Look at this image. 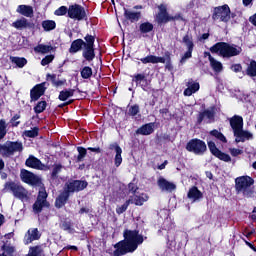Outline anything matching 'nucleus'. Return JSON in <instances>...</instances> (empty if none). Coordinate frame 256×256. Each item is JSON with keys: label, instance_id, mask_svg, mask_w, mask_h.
<instances>
[{"label": "nucleus", "instance_id": "obj_23", "mask_svg": "<svg viewBox=\"0 0 256 256\" xmlns=\"http://www.w3.org/2000/svg\"><path fill=\"white\" fill-rule=\"evenodd\" d=\"M143 65H147V63L157 64V63H167V60L164 57H159L155 55H148L144 58L140 59Z\"/></svg>", "mask_w": 256, "mask_h": 256}, {"label": "nucleus", "instance_id": "obj_49", "mask_svg": "<svg viewBox=\"0 0 256 256\" xmlns=\"http://www.w3.org/2000/svg\"><path fill=\"white\" fill-rule=\"evenodd\" d=\"M25 137H37L39 135V128L35 127L32 130L24 131Z\"/></svg>", "mask_w": 256, "mask_h": 256}, {"label": "nucleus", "instance_id": "obj_25", "mask_svg": "<svg viewBox=\"0 0 256 256\" xmlns=\"http://www.w3.org/2000/svg\"><path fill=\"white\" fill-rule=\"evenodd\" d=\"M199 83L195 82L193 80H189L188 84H187V89L184 90V95L186 97H191V95L193 93H197V91H199Z\"/></svg>", "mask_w": 256, "mask_h": 256}, {"label": "nucleus", "instance_id": "obj_34", "mask_svg": "<svg viewBox=\"0 0 256 256\" xmlns=\"http://www.w3.org/2000/svg\"><path fill=\"white\" fill-rule=\"evenodd\" d=\"M74 94H75V90L73 89L64 90L60 92L59 99L60 101H67L69 97H73Z\"/></svg>", "mask_w": 256, "mask_h": 256}, {"label": "nucleus", "instance_id": "obj_19", "mask_svg": "<svg viewBox=\"0 0 256 256\" xmlns=\"http://www.w3.org/2000/svg\"><path fill=\"white\" fill-rule=\"evenodd\" d=\"M157 183H158V187L161 189V191H168V193H171L172 191H175V189H177V186L175 184L167 181L163 177H160L158 179Z\"/></svg>", "mask_w": 256, "mask_h": 256}, {"label": "nucleus", "instance_id": "obj_28", "mask_svg": "<svg viewBox=\"0 0 256 256\" xmlns=\"http://www.w3.org/2000/svg\"><path fill=\"white\" fill-rule=\"evenodd\" d=\"M203 198V193H201V191H199V189L197 187H192L190 188V190L188 191V199H191L194 203L195 201H199V199Z\"/></svg>", "mask_w": 256, "mask_h": 256}, {"label": "nucleus", "instance_id": "obj_30", "mask_svg": "<svg viewBox=\"0 0 256 256\" xmlns=\"http://www.w3.org/2000/svg\"><path fill=\"white\" fill-rule=\"evenodd\" d=\"M67 199H69V192H66L65 190L57 197L55 206L58 209H61L66 203Z\"/></svg>", "mask_w": 256, "mask_h": 256}, {"label": "nucleus", "instance_id": "obj_33", "mask_svg": "<svg viewBox=\"0 0 256 256\" xmlns=\"http://www.w3.org/2000/svg\"><path fill=\"white\" fill-rule=\"evenodd\" d=\"M10 61L14 63V65H17L20 69H23V67L27 65V59L25 58L11 56Z\"/></svg>", "mask_w": 256, "mask_h": 256}, {"label": "nucleus", "instance_id": "obj_24", "mask_svg": "<svg viewBox=\"0 0 256 256\" xmlns=\"http://www.w3.org/2000/svg\"><path fill=\"white\" fill-rule=\"evenodd\" d=\"M12 27L15 29H31L33 27V23L28 22L27 18H21L12 23Z\"/></svg>", "mask_w": 256, "mask_h": 256}, {"label": "nucleus", "instance_id": "obj_4", "mask_svg": "<svg viewBox=\"0 0 256 256\" xmlns=\"http://www.w3.org/2000/svg\"><path fill=\"white\" fill-rule=\"evenodd\" d=\"M2 193H12L13 197L20 199V201H29V191L23 185L13 181L4 184Z\"/></svg>", "mask_w": 256, "mask_h": 256}, {"label": "nucleus", "instance_id": "obj_53", "mask_svg": "<svg viewBox=\"0 0 256 256\" xmlns=\"http://www.w3.org/2000/svg\"><path fill=\"white\" fill-rule=\"evenodd\" d=\"M54 59H55V56L48 55L42 59L41 65H43V67H45V65H49V63H51Z\"/></svg>", "mask_w": 256, "mask_h": 256}, {"label": "nucleus", "instance_id": "obj_20", "mask_svg": "<svg viewBox=\"0 0 256 256\" xmlns=\"http://www.w3.org/2000/svg\"><path fill=\"white\" fill-rule=\"evenodd\" d=\"M41 238V233L37 228L29 229L25 235V243L29 245V243H33V241H37Z\"/></svg>", "mask_w": 256, "mask_h": 256}, {"label": "nucleus", "instance_id": "obj_61", "mask_svg": "<svg viewBox=\"0 0 256 256\" xmlns=\"http://www.w3.org/2000/svg\"><path fill=\"white\" fill-rule=\"evenodd\" d=\"M205 119H213V113L210 110H206L202 112Z\"/></svg>", "mask_w": 256, "mask_h": 256}, {"label": "nucleus", "instance_id": "obj_36", "mask_svg": "<svg viewBox=\"0 0 256 256\" xmlns=\"http://www.w3.org/2000/svg\"><path fill=\"white\" fill-rule=\"evenodd\" d=\"M132 202L130 203H135L136 205H143L145 201L149 200V196L147 194H141L140 196H135L134 199H130Z\"/></svg>", "mask_w": 256, "mask_h": 256}, {"label": "nucleus", "instance_id": "obj_60", "mask_svg": "<svg viewBox=\"0 0 256 256\" xmlns=\"http://www.w3.org/2000/svg\"><path fill=\"white\" fill-rule=\"evenodd\" d=\"M128 190L130 193H135L137 191V185L135 183H129Z\"/></svg>", "mask_w": 256, "mask_h": 256}, {"label": "nucleus", "instance_id": "obj_63", "mask_svg": "<svg viewBox=\"0 0 256 256\" xmlns=\"http://www.w3.org/2000/svg\"><path fill=\"white\" fill-rule=\"evenodd\" d=\"M160 113L162 115V117H167V114L169 113V110L167 108H163L160 110Z\"/></svg>", "mask_w": 256, "mask_h": 256}, {"label": "nucleus", "instance_id": "obj_37", "mask_svg": "<svg viewBox=\"0 0 256 256\" xmlns=\"http://www.w3.org/2000/svg\"><path fill=\"white\" fill-rule=\"evenodd\" d=\"M246 75L249 77H256V62L252 60L246 69Z\"/></svg>", "mask_w": 256, "mask_h": 256}, {"label": "nucleus", "instance_id": "obj_8", "mask_svg": "<svg viewBox=\"0 0 256 256\" xmlns=\"http://www.w3.org/2000/svg\"><path fill=\"white\" fill-rule=\"evenodd\" d=\"M187 151L194 155H203L207 151V144L200 139H192L186 145Z\"/></svg>", "mask_w": 256, "mask_h": 256}, {"label": "nucleus", "instance_id": "obj_26", "mask_svg": "<svg viewBox=\"0 0 256 256\" xmlns=\"http://www.w3.org/2000/svg\"><path fill=\"white\" fill-rule=\"evenodd\" d=\"M85 41L83 39H76L71 43V46L69 48V53L75 54L79 53L83 47H85Z\"/></svg>", "mask_w": 256, "mask_h": 256}, {"label": "nucleus", "instance_id": "obj_50", "mask_svg": "<svg viewBox=\"0 0 256 256\" xmlns=\"http://www.w3.org/2000/svg\"><path fill=\"white\" fill-rule=\"evenodd\" d=\"M191 57H193V49H188L182 56L180 63H185V61H187V59H191Z\"/></svg>", "mask_w": 256, "mask_h": 256}, {"label": "nucleus", "instance_id": "obj_46", "mask_svg": "<svg viewBox=\"0 0 256 256\" xmlns=\"http://www.w3.org/2000/svg\"><path fill=\"white\" fill-rule=\"evenodd\" d=\"M140 31L141 33H151V30L153 29V25L151 22H144L140 25Z\"/></svg>", "mask_w": 256, "mask_h": 256}, {"label": "nucleus", "instance_id": "obj_16", "mask_svg": "<svg viewBox=\"0 0 256 256\" xmlns=\"http://www.w3.org/2000/svg\"><path fill=\"white\" fill-rule=\"evenodd\" d=\"M45 82L37 84L31 91V101H38L45 94Z\"/></svg>", "mask_w": 256, "mask_h": 256}, {"label": "nucleus", "instance_id": "obj_56", "mask_svg": "<svg viewBox=\"0 0 256 256\" xmlns=\"http://www.w3.org/2000/svg\"><path fill=\"white\" fill-rule=\"evenodd\" d=\"M229 151L232 157H237V155H241L243 153V150L237 148H230Z\"/></svg>", "mask_w": 256, "mask_h": 256}, {"label": "nucleus", "instance_id": "obj_55", "mask_svg": "<svg viewBox=\"0 0 256 256\" xmlns=\"http://www.w3.org/2000/svg\"><path fill=\"white\" fill-rule=\"evenodd\" d=\"M3 249L4 252L7 253V255H13V253H15V247L11 245H4Z\"/></svg>", "mask_w": 256, "mask_h": 256}, {"label": "nucleus", "instance_id": "obj_54", "mask_svg": "<svg viewBox=\"0 0 256 256\" xmlns=\"http://www.w3.org/2000/svg\"><path fill=\"white\" fill-rule=\"evenodd\" d=\"M61 169H63V166L60 164L54 165L53 171H52V177H57L59 173H61Z\"/></svg>", "mask_w": 256, "mask_h": 256}, {"label": "nucleus", "instance_id": "obj_62", "mask_svg": "<svg viewBox=\"0 0 256 256\" xmlns=\"http://www.w3.org/2000/svg\"><path fill=\"white\" fill-rule=\"evenodd\" d=\"M57 76L55 75H51V74H48L47 75V81H51L53 84L55 83V79H56Z\"/></svg>", "mask_w": 256, "mask_h": 256}, {"label": "nucleus", "instance_id": "obj_58", "mask_svg": "<svg viewBox=\"0 0 256 256\" xmlns=\"http://www.w3.org/2000/svg\"><path fill=\"white\" fill-rule=\"evenodd\" d=\"M18 119H21V116L19 114L14 115L13 118L11 119L13 127H17L19 125L20 122L17 121Z\"/></svg>", "mask_w": 256, "mask_h": 256}, {"label": "nucleus", "instance_id": "obj_9", "mask_svg": "<svg viewBox=\"0 0 256 256\" xmlns=\"http://www.w3.org/2000/svg\"><path fill=\"white\" fill-rule=\"evenodd\" d=\"M68 17H70V19H75L76 21H83V19H86L87 17V12L83 6L74 4L68 8Z\"/></svg>", "mask_w": 256, "mask_h": 256}, {"label": "nucleus", "instance_id": "obj_17", "mask_svg": "<svg viewBox=\"0 0 256 256\" xmlns=\"http://www.w3.org/2000/svg\"><path fill=\"white\" fill-rule=\"evenodd\" d=\"M229 121L230 127L232 128L234 135L236 133H239V131L243 129V117L235 115L232 118H230Z\"/></svg>", "mask_w": 256, "mask_h": 256}, {"label": "nucleus", "instance_id": "obj_29", "mask_svg": "<svg viewBox=\"0 0 256 256\" xmlns=\"http://www.w3.org/2000/svg\"><path fill=\"white\" fill-rule=\"evenodd\" d=\"M16 11L24 17H31L33 15V7L29 5H19Z\"/></svg>", "mask_w": 256, "mask_h": 256}, {"label": "nucleus", "instance_id": "obj_1", "mask_svg": "<svg viewBox=\"0 0 256 256\" xmlns=\"http://www.w3.org/2000/svg\"><path fill=\"white\" fill-rule=\"evenodd\" d=\"M123 235L125 240H122L114 245V248L116 249L113 252L114 256H122L127 255V253H133L134 251H137V247L142 245L143 241H145L143 235L139 234V231L137 230H125Z\"/></svg>", "mask_w": 256, "mask_h": 256}, {"label": "nucleus", "instance_id": "obj_12", "mask_svg": "<svg viewBox=\"0 0 256 256\" xmlns=\"http://www.w3.org/2000/svg\"><path fill=\"white\" fill-rule=\"evenodd\" d=\"M159 12L156 15V21L159 23V25H165L169 22H171V15L169 12H167V5L166 4H160L158 6Z\"/></svg>", "mask_w": 256, "mask_h": 256}, {"label": "nucleus", "instance_id": "obj_42", "mask_svg": "<svg viewBox=\"0 0 256 256\" xmlns=\"http://www.w3.org/2000/svg\"><path fill=\"white\" fill-rule=\"evenodd\" d=\"M132 81H134L136 85H141V87H143V84L141 83H145L147 78L145 77V74H136L134 75Z\"/></svg>", "mask_w": 256, "mask_h": 256}, {"label": "nucleus", "instance_id": "obj_14", "mask_svg": "<svg viewBox=\"0 0 256 256\" xmlns=\"http://www.w3.org/2000/svg\"><path fill=\"white\" fill-rule=\"evenodd\" d=\"M208 148L211 151L212 155L220 159V161H225L226 163H229L231 161V156L219 150L218 147L215 145V142H208Z\"/></svg>", "mask_w": 256, "mask_h": 256}, {"label": "nucleus", "instance_id": "obj_31", "mask_svg": "<svg viewBox=\"0 0 256 256\" xmlns=\"http://www.w3.org/2000/svg\"><path fill=\"white\" fill-rule=\"evenodd\" d=\"M34 51H35V53H41L42 55H45V54L51 53V51H53V46L39 44L36 47H34Z\"/></svg>", "mask_w": 256, "mask_h": 256}, {"label": "nucleus", "instance_id": "obj_15", "mask_svg": "<svg viewBox=\"0 0 256 256\" xmlns=\"http://www.w3.org/2000/svg\"><path fill=\"white\" fill-rule=\"evenodd\" d=\"M27 167H31L32 169H38L39 171H47V166L41 163V160L36 158L35 156H29L26 160Z\"/></svg>", "mask_w": 256, "mask_h": 256}, {"label": "nucleus", "instance_id": "obj_57", "mask_svg": "<svg viewBox=\"0 0 256 256\" xmlns=\"http://www.w3.org/2000/svg\"><path fill=\"white\" fill-rule=\"evenodd\" d=\"M232 71H234V73H239L242 71L243 67L241 66V64H233L231 66Z\"/></svg>", "mask_w": 256, "mask_h": 256}, {"label": "nucleus", "instance_id": "obj_3", "mask_svg": "<svg viewBox=\"0 0 256 256\" xmlns=\"http://www.w3.org/2000/svg\"><path fill=\"white\" fill-rule=\"evenodd\" d=\"M253 183L255 181L249 176H240L235 179V189L238 195H243L244 197H253L255 191L253 190Z\"/></svg>", "mask_w": 256, "mask_h": 256}, {"label": "nucleus", "instance_id": "obj_18", "mask_svg": "<svg viewBox=\"0 0 256 256\" xmlns=\"http://www.w3.org/2000/svg\"><path fill=\"white\" fill-rule=\"evenodd\" d=\"M234 137H236L235 139L236 143H245V141H249L250 139H253V133L247 130H243L242 128L241 130H238V132L234 134Z\"/></svg>", "mask_w": 256, "mask_h": 256}, {"label": "nucleus", "instance_id": "obj_44", "mask_svg": "<svg viewBox=\"0 0 256 256\" xmlns=\"http://www.w3.org/2000/svg\"><path fill=\"white\" fill-rule=\"evenodd\" d=\"M7 135V122L4 119L0 120V141Z\"/></svg>", "mask_w": 256, "mask_h": 256}, {"label": "nucleus", "instance_id": "obj_10", "mask_svg": "<svg viewBox=\"0 0 256 256\" xmlns=\"http://www.w3.org/2000/svg\"><path fill=\"white\" fill-rule=\"evenodd\" d=\"M43 207H49V202H47V191H45L44 188H41L37 200L33 205L34 213H41Z\"/></svg>", "mask_w": 256, "mask_h": 256}, {"label": "nucleus", "instance_id": "obj_13", "mask_svg": "<svg viewBox=\"0 0 256 256\" xmlns=\"http://www.w3.org/2000/svg\"><path fill=\"white\" fill-rule=\"evenodd\" d=\"M20 178L28 185H39V183H41V178L33 174V172H29L27 170H21Z\"/></svg>", "mask_w": 256, "mask_h": 256}, {"label": "nucleus", "instance_id": "obj_64", "mask_svg": "<svg viewBox=\"0 0 256 256\" xmlns=\"http://www.w3.org/2000/svg\"><path fill=\"white\" fill-rule=\"evenodd\" d=\"M79 213L83 215V213H89V208H81Z\"/></svg>", "mask_w": 256, "mask_h": 256}, {"label": "nucleus", "instance_id": "obj_21", "mask_svg": "<svg viewBox=\"0 0 256 256\" xmlns=\"http://www.w3.org/2000/svg\"><path fill=\"white\" fill-rule=\"evenodd\" d=\"M124 17L125 20L130 21V23H137V21L141 19V12H135L133 10L124 8Z\"/></svg>", "mask_w": 256, "mask_h": 256}, {"label": "nucleus", "instance_id": "obj_45", "mask_svg": "<svg viewBox=\"0 0 256 256\" xmlns=\"http://www.w3.org/2000/svg\"><path fill=\"white\" fill-rule=\"evenodd\" d=\"M131 203H133V200H131V199L127 200L122 206H118L116 208V213H118V215L125 213L127 211V207H129V205H131Z\"/></svg>", "mask_w": 256, "mask_h": 256}, {"label": "nucleus", "instance_id": "obj_5", "mask_svg": "<svg viewBox=\"0 0 256 256\" xmlns=\"http://www.w3.org/2000/svg\"><path fill=\"white\" fill-rule=\"evenodd\" d=\"M23 151V143L16 141H6L4 144H0V155L4 158L13 157L15 153H21Z\"/></svg>", "mask_w": 256, "mask_h": 256}, {"label": "nucleus", "instance_id": "obj_59", "mask_svg": "<svg viewBox=\"0 0 256 256\" xmlns=\"http://www.w3.org/2000/svg\"><path fill=\"white\" fill-rule=\"evenodd\" d=\"M170 21H183V16L181 14H175L170 16Z\"/></svg>", "mask_w": 256, "mask_h": 256}, {"label": "nucleus", "instance_id": "obj_2", "mask_svg": "<svg viewBox=\"0 0 256 256\" xmlns=\"http://www.w3.org/2000/svg\"><path fill=\"white\" fill-rule=\"evenodd\" d=\"M210 51L211 53H218L220 57L231 58L241 55V51H243V49L241 46H237L235 44L218 42L210 48Z\"/></svg>", "mask_w": 256, "mask_h": 256}, {"label": "nucleus", "instance_id": "obj_38", "mask_svg": "<svg viewBox=\"0 0 256 256\" xmlns=\"http://www.w3.org/2000/svg\"><path fill=\"white\" fill-rule=\"evenodd\" d=\"M182 43H184L187 49H193L195 47V44L193 43V37H191L189 34H186L183 37Z\"/></svg>", "mask_w": 256, "mask_h": 256}, {"label": "nucleus", "instance_id": "obj_52", "mask_svg": "<svg viewBox=\"0 0 256 256\" xmlns=\"http://www.w3.org/2000/svg\"><path fill=\"white\" fill-rule=\"evenodd\" d=\"M69 13V9H67L66 6H61L55 11V15L61 16V15H66Z\"/></svg>", "mask_w": 256, "mask_h": 256}, {"label": "nucleus", "instance_id": "obj_27", "mask_svg": "<svg viewBox=\"0 0 256 256\" xmlns=\"http://www.w3.org/2000/svg\"><path fill=\"white\" fill-rule=\"evenodd\" d=\"M155 129V123H148L136 130L137 135H151Z\"/></svg>", "mask_w": 256, "mask_h": 256}, {"label": "nucleus", "instance_id": "obj_22", "mask_svg": "<svg viewBox=\"0 0 256 256\" xmlns=\"http://www.w3.org/2000/svg\"><path fill=\"white\" fill-rule=\"evenodd\" d=\"M109 149L115 151V166L119 167L121 163H123V158L121 157V153H123V150L121 149V146L117 143H113L110 144Z\"/></svg>", "mask_w": 256, "mask_h": 256}, {"label": "nucleus", "instance_id": "obj_48", "mask_svg": "<svg viewBox=\"0 0 256 256\" xmlns=\"http://www.w3.org/2000/svg\"><path fill=\"white\" fill-rule=\"evenodd\" d=\"M46 107H47V102H45V101L39 102V103L35 106V108H34L35 113H43V111H44V109H46Z\"/></svg>", "mask_w": 256, "mask_h": 256}, {"label": "nucleus", "instance_id": "obj_47", "mask_svg": "<svg viewBox=\"0 0 256 256\" xmlns=\"http://www.w3.org/2000/svg\"><path fill=\"white\" fill-rule=\"evenodd\" d=\"M77 151L79 153L77 157V161L78 163H81V161H83V159H85V156L87 155V149L83 147H78Z\"/></svg>", "mask_w": 256, "mask_h": 256}, {"label": "nucleus", "instance_id": "obj_43", "mask_svg": "<svg viewBox=\"0 0 256 256\" xmlns=\"http://www.w3.org/2000/svg\"><path fill=\"white\" fill-rule=\"evenodd\" d=\"M93 75V69L89 66H85L81 71L82 79H89Z\"/></svg>", "mask_w": 256, "mask_h": 256}, {"label": "nucleus", "instance_id": "obj_35", "mask_svg": "<svg viewBox=\"0 0 256 256\" xmlns=\"http://www.w3.org/2000/svg\"><path fill=\"white\" fill-rule=\"evenodd\" d=\"M60 228L63 229V231H67L68 233H75V228H73V223H71V221H63L60 224Z\"/></svg>", "mask_w": 256, "mask_h": 256}, {"label": "nucleus", "instance_id": "obj_11", "mask_svg": "<svg viewBox=\"0 0 256 256\" xmlns=\"http://www.w3.org/2000/svg\"><path fill=\"white\" fill-rule=\"evenodd\" d=\"M87 181L72 180L65 184L64 190L69 193H75V191H83L87 188Z\"/></svg>", "mask_w": 256, "mask_h": 256}, {"label": "nucleus", "instance_id": "obj_6", "mask_svg": "<svg viewBox=\"0 0 256 256\" xmlns=\"http://www.w3.org/2000/svg\"><path fill=\"white\" fill-rule=\"evenodd\" d=\"M212 19L214 21H222V23H229L231 21V8L224 4L214 8Z\"/></svg>", "mask_w": 256, "mask_h": 256}, {"label": "nucleus", "instance_id": "obj_40", "mask_svg": "<svg viewBox=\"0 0 256 256\" xmlns=\"http://www.w3.org/2000/svg\"><path fill=\"white\" fill-rule=\"evenodd\" d=\"M42 27L44 31H53V29H55L56 27V24H55V21L45 20L42 22Z\"/></svg>", "mask_w": 256, "mask_h": 256}, {"label": "nucleus", "instance_id": "obj_39", "mask_svg": "<svg viewBox=\"0 0 256 256\" xmlns=\"http://www.w3.org/2000/svg\"><path fill=\"white\" fill-rule=\"evenodd\" d=\"M26 256H45L43 253V249H41V246H35L30 249V252Z\"/></svg>", "mask_w": 256, "mask_h": 256}, {"label": "nucleus", "instance_id": "obj_51", "mask_svg": "<svg viewBox=\"0 0 256 256\" xmlns=\"http://www.w3.org/2000/svg\"><path fill=\"white\" fill-rule=\"evenodd\" d=\"M137 113H139V105L130 106L128 110V114L131 115L132 117H135Z\"/></svg>", "mask_w": 256, "mask_h": 256}, {"label": "nucleus", "instance_id": "obj_32", "mask_svg": "<svg viewBox=\"0 0 256 256\" xmlns=\"http://www.w3.org/2000/svg\"><path fill=\"white\" fill-rule=\"evenodd\" d=\"M210 67H212L215 73H221L223 71V64L220 61L213 58V56H210Z\"/></svg>", "mask_w": 256, "mask_h": 256}, {"label": "nucleus", "instance_id": "obj_41", "mask_svg": "<svg viewBox=\"0 0 256 256\" xmlns=\"http://www.w3.org/2000/svg\"><path fill=\"white\" fill-rule=\"evenodd\" d=\"M210 135H212V137H215L216 139H218V141H221L222 143H227V138L225 137V135H223V133L219 132L218 130H212L210 132Z\"/></svg>", "mask_w": 256, "mask_h": 256}, {"label": "nucleus", "instance_id": "obj_7", "mask_svg": "<svg viewBox=\"0 0 256 256\" xmlns=\"http://www.w3.org/2000/svg\"><path fill=\"white\" fill-rule=\"evenodd\" d=\"M84 39L86 43L84 45L82 56L86 61H93L95 59V36L88 34Z\"/></svg>", "mask_w": 256, "mask_h": 256}]
</instances>
